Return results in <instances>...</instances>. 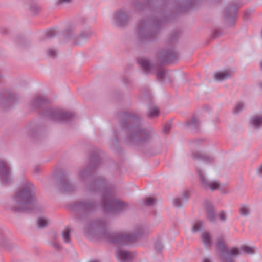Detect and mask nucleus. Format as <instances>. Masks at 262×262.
<instances>
[{"instance_id": "nucleus-1", "label": "nucleus", "mask_w": 262, "mask_h": 262, "mask_svg": "<svg viewBox=\"0 0 262 262\" xmlns=\"http://www.w3.org/2000/svg\"><path fill=\"white\" fill-rule=\"evenodd\" d=\"M107 222L104 219L90 222L84 229L85 236L89 237L91 235H98L109 243L124 245L149 233L148 228L142 225L137 226L133 233L111 232L107 229Z\"/></svg>"}, {"instance_id": "nucleus-2", "label": "nucleus", "mask_w": 262, "mask_h": 262, "mask_svg": "<svg viewBox=\"0 0 262 262\" xmlns=\"http://www.w3.org/2000/svg\"><path fill=\"white\" fill-rule=\"evenodd\" d=\"M120 122L126 130L125 141L127 143L137 145H146L150 143L158 135L151 128H144L140 123L142 119L133 113L123 112L119 115Z\"/></svg>"}, {"instance_id": "nucleus-3", "label": "nucleus", "mask_w": 262, "mask_h": 262, "mask_svg": "<svg viewBox=\"0 0 262 262\" xmlns=\"http://www.w3.org/2000/svg\"><path fill=\"white\" fill-rule=\"evenodd\" d=\"M88 193L99 195L101 198L100 204L105 212L118 213L129 209L127 203L115 197L113 188L107 185L105 180L98 178L91 182L85 188Z\"/></svg>"}, {"instance_id": "nucleus-4", "label": "nucleus", "mask_w": 262, "mask_h": 262, "mask_svg": "<svg viewBox=\"0 0 262 262\" xmlns=\"http://www.w3.org/2000/svg\"><path fill=\"white\" fill-rule=\"evenodd\" d=\"M35 202V187L31 182L25 181L11 197L8 207L15 212H25L31 210Z\"/></svg>"}, {"instance_id": "nucleus-5", "label": "nucleus", "mask_w": 262, "mask_h": 262, "mask_svg": "<svg viewBox=\"0 0 262 262\" xmlns=\"http://www.w3.org/2000/svg\"><path fill=\"white\" fill-rule=\"evenodd\" d=\"M164 18L160 12L154 18L140 20L137 25V37L141 43L155 41L158 38L161 23Z\"/></svg>"}, {"instance_id": "nucleus-6", "label": "nucleus", "mask_w": 262, "mask_h": 262, "mask_svg": "<svg viewBox=\"0 0 262 262\" xmlns=\"http://www.w3.org/2000/svg\"><path fill=\"white\" fill-rule=\"evenodd\" d=\"M178 56L177 53L172 49L159 51L156 56L154 63H151L146 58H140L138 59L139 64L147 73H152L157 67L162 64L169 63L175 60Z\"/></svg>"}, {"instance_id": "nucleus-7", "label": "nucleus", "mask_w": 262, "mask_h": 262, "mask_svg": "<svg viewBox=\"0 0 262 262\" xmlns=\"http://www.w3.org/2000/svg\"><path fill=\"white\" fill-rule=\"evenodd\" d=\"M216 249L219 251V255L222 262H235L232 257H236L241 254L240 250L237 248H233L229 251L222 238L217 240Z\"/></svg>"}, {"instance_id": "nucleus-8", "label": "nucleus", "mask_w": 262, "mask_h": 262, "mask_svg": "<svg viewBox=\"0 0 262 262\" xmlns=\"http://www.w3.org/2000/svg\"><path fill=\"white\" fill-rule=\"evenodd\" d=\"M99 204L93 200L76 202L71 205V209L76 212H90L95 211Z\"/></svg>"}, {"instance_id": "nucleus-9", "label": "nucleus", "mask_w": 262, "mask_h": 262, "mask_svg": "<svg viewBox=\"0 0 262 262\" xmlns=\"http://www.w3.org/2000/svg\"><path fill=\"white\" fill-rule=\"evenodd\" d=\"M45 116L54 121L68 122L75 118L73 113L63 112L59 110L49 109L45 112Z\"/></svg>"}, {"instance_id": "nucleus-10", "label": "nucleus", "mask_w": 262, "mask_h": 262, "mask_svg": "<svg viewBox=\"0 0 262 262\" xmlns=\"http://www.w3.org/2000/svg\"><path fill=\"white\" fill-rule=\"evenodd\" d=\"M89 160L88 166L85 168L79 170L77 172V177L80 180H85L90 174L91 171L96 168L100 162L99 157L96 154L91 155Z\"/></svg>"}, {"instance_id": "nucleus-11", "label": "nucleus", "mask_w": 262, "mask_h": 262, "mask_svg": "<svg viewBox=\"0 0 262 262\" xmlns=\"http://www.w3.org/2000/svg\"><path fill=\"white\" fill-rule=\"evenodd\" d=\"M201 0H177L174 6L178 12H185L194 8Z\"/></svg>"}, {"instance_id": "nucleus-12", "label": "nucleus", "mask_w": 262, "mask_h": 262, "mask_svg": "<svg viewBox=\"0 0 262 262\" xmlns=\"http://www.w3.org/2000/svg\"><path fill=\"white\" fill-rule=\"evenodd\" d=\"M197 173L201 180V185L205 189H209L211 191L218 189L220 187L219 181H209L206 177L204 173L199 168L196 167Z\"/></svg>"}, {"instance_id": "nucleus-13", "label": "nucleus", "mask_w": 262, "mask_h": 262, "mask_svg": "<svg viewBox=\"0 0 262 262\" xmlns=\"http://www.w3.org/2000/svg\"><path fill=\"white\" fill-rule=\"evenodd\" d=\"M113 20L119 27H124L131 20V17L123 9L116 11L113 14Z\"/></svg>"}, {"instance_id": "nucleus-14", "label": "nucleus", "mask_w": 262, "mask_h": 262, "mask_svg": "<svg viewBox=\"0 0 262 262\" xmlns=\"http://www.w3.org/2000/svg\"><path fill=\"white\" fill-rule=\"evenodd\" d=\"M0 181L4 184H8L11 181L10 166L6 161L1 159H0Z\"/></svg>"}, {"instance_id": "nucleus-15", "label": "nucleus", "mask_w": 262, "mask_h": 262, "mask_svg": "<svg viewBox=\"0 0 262 262\" xmlns=\"http://www.w3.org/2000/svg\"><path fill=\"white\" fill-rule=\"evenodd\" d=\"M238 7L236 5H231L226 7L223 11V16L226 23L230 26L235 22L236 14Z\"/></svg>"}, {"instance_id": "nucleus-16", "label": "nucleus", "mask_w": 262, "mask_h": 262, "mask_svg": "<svg viewBox=\"0 0 262 262\" xmlns=\"http://www.w3.org/2000/svg\"><path fill=\"white\" fill-rule=\"evenodd\" d=\"M15 247V245L11 242L7 236L5 230L0 231V247L8 250H11Z\"/></svg>"}, {"instance_id": "nucleus-17", "label": "nucleus", "mask_w": 262, "mask_h": 262, "mask_svg": "<svg viewBox=\"0 0 262 262\" xmlns=\"http://www.w3.org/2000/svg\"><path fill=\"white\" fill-rule=\"evenodd\" d=\"M165 0H147L145 4H142L138 2L134 4V9L139 11L144 9L146 8H150L151 6H156L158 5H163L165 3Z\"/></svg>"}, {"instance_id": "nucleus-18", "label": "nucleus", "mask_w": 262, "mask_h": 262, "mask_svg": "<svg viewBox=\"0 0 262 262\" xmlns=\"http://www.w3.org/2000/svg\"><path fill=\"white\" fill-rule=\"evenodd\" d=\"M205 209L207 213V217L212 223L216 221L215 208L210 202L206 201L205 204Z\"/></svg>"}, {"instance_id": "nucleus-19", "label": "nucleus", "mask_w": 262, "mask_h": 262, "mask_svg": "<svg viewBox=\"0 0 262 262\" xmlns=\"http://www.w3.org/2000/svg\"><path fill=\"white\" fill-rule=\"evenodd\" d=\"M116 256L120 262H127L130 261L133 254L128 251L118 249L116 252Z\"/></svg>"}, {"instance_id": "nucleus-20", "label": "nucleus", "mask_w": 262, "mask_h": 262, "mask_svg": "<svg viewBox=\"0 0 262 262\" xmlns=\"http://www.w3.org/2000/svg\"><path fill=\"white\" fill-rule=\"evenodd\" d=\"M192 157L194 160L203 161L207 163H211L214 161L212 157L200 151H193Z\"/></svg>"}, {"instance_id": "nucleus-21", "label": "nucleus", "mask_w": 262, "mask_h": 262, "mask_svg": "<svg viewBox=\"0 0 262 262\" xmlns=\"http://www.w3.org/2000/svg\"><path fill=\"white\" fill-rule=\"evenodd\" d=\"M68 174L66 173L62 177V181L60 183L61 187L66 191L71 192L74 191L76 189L75 185L72 184L69 180L66 179Z\"/></svg>"}, {"instance_id": "nucleus-22", "label": "nucleus", "mask_w": 262, "mask_h": 262, "mask_svg": "<svg viewBox=\"0 0 262 262\" xmlns=\"http://www.w3.org/2000/svg\"><path fill=\"white\" fill-rule=\"evenodd\" d=\"M92 34L93 32L89 29L81 31L75 38V43L80 44L82 41L89 38Z\"/></svg>"}, {"instance_id": "nucleus-23", "label": "nucleus", "mask_w": 262, "mask_h": 262, "mask_svg": "<svg viewBox=\"0 0 262 262\" xmlns=\"http://www.w3.org/2000/svg\"><path fill=\"white\" fill-rule=\"evenodd\" d=\"M200 122L195 116H193L190 120L186 123L187 127L190 129L196 130L199 128Z\"/></svg>"}, {"instance_id": "nucleus-24", "label": "nucleus", "mask_w": 262, "mask_h": 262, "mask_svg": "<svg viewBox=\"0 0 262 262\" xmlns=\"http://www.w3.org/2000/svg\"><path fill=\"white\" fill-rule=\"evenodd\" d=\"M231 74L227 71L216 72L214 74V78L218 81H223L230 78Z\"/></svg>"}, {"instance_id": "nucleus-25", "label": "nucleus", "mask_w": 262, "mask_h": 262, "mask_svg": "<svg viewBox=\"0 0 262 262\" xmlns=\"http://www.w3.org/2000/svg\"><path fill=\"white\" fill-rule=\"evenodd\" d=\"M47 101L46 99L41 96L36 97L31 101L32 107L34 108H37L40 107L43 103L47 102Z\"/></svg>"}, {"instance_id": "nucleus-26", "label": "nucleus", "mask_w": 262, "mask_h": 262, "mask_svg": "<svg viewBox=\"0 0 262 262\" xmlns=\"http://www.w3.org/2000/svg\"><path fill=\"white\" fill-rule=\"evenodd\" d=\"M201 239L205 247L208 248L211 246V236L208 232H204L202 234Z\"/></svg>"}, {"instance_id": "nucleus-27", "label": "nucleus", "mask_w": 262, "mask_h": 262, "mask_svg": "<svg viewBox=\"0 0 262 262\" xmlns=\"http://www.w3.org/2000/svg\"><path fill=\"white\" fill-rule=\"evenodd\" d=\"M240 215L242 216H248L251 214V210L249 205L242 204L239 209Z\"/></svg>"}, {"instance_id": "nucleus-28", "label": "nucleus", "mask_w": 262, "mask_h": 262, "mask_svg": "<svg viewBox=\"0 0 262 262\" xmlns=\"http://www.w3.org/2000/svg\"><path fill=\"white\" fill-rule=\"evenodd\" d=\"M75 31V28L74 27L67 28L64 31V37L67 39H71L74 36Z\"/></svg>"}, {"instance_id": "nucleus-29", "label": "nucleus", "mask_w": 262, "mask_h": 262, "mask_svg": "<svg viewBox=\"0 0 262 262\" xmlns=\"http://www.w3.org/2000/svg\"><path fill=\"white\" fill-rule=\"evenodd\" d=\"M62 239L65 243H70L71 241L70 231L68 228L65 229L62 232Z\"/></svg>"}, {"instance_id": "nucleus-30", "label": "nucleus", "mask_w": 262, "mask_h": 262, "mask_svg": "<svg viewBox=\"0 0 262 262\" xmlns=\"http://www.w3.org/2000/svg\"><path fill=\"white\" fill-rule=\"evenodd\" d=\"M159 111L158 107L155 106H151L149 108L148 117L149 118L156 117L159 115Z\"/></svg>"}, {"instance_id": "nucleus-31", "label": "nucleus", "mask_w": 262, "mask_h": 262, "mask_svg": "<svg viewBox=\"0 0 262 262\" xmlns=\"http://www.w3.org/2000/svg\"><path fill=\"white\" fill-rule=\"evenodd\" d=\"M252 123L255 128H258L262 125V117L256 116L252 119Z\"/></svg>"}, {"instance_id": "nucleus-32", "label": "nucleus", "mask_w": 262, "mask_h": 262, "mask_svg": "<svg viewBox=\"0 0 262 262\" xmlns=\"http://www.w3.org/2000/svg\"><path fill=\"white\" fill-rule=\"evenodd\" d=\"M48 225V221L42 217H39L37 221V225L39 228H45Z\"/></svg>"}, {"instance_id": "nucleus-33", "label": "nucleus", "mask_w": 262, "mask_h": 262, "mask_svg": "<svg viewBox=\"0 0 262 262\" xmlns=\"http://www.w3.org/2000/svg\"><path fill=\"white\" fill-rule=\"evenodd\" d=\"M58 51L56 49L53 48H49L47 51V55L48 57L55 58L57 56Z\"/></svg>"}, {"instance_id": "nucleus-34", "label": "nucleus", "mask_w": 262, "mask_h": 262, "mask_svg": "<svg viewBox=\"0 0 262 262\" xmlns=\"http://www.w3.org/2000/svg\"><path fill=\"white\" fill-rule=\"evenodd\" d=\"M18 44L20 47L25 49L29 48L31 46L29 40L26 39L20 40L18 42Z\"/></svg>"}, {"instance_id": "nucleus-35", "label": "nucleus", "mask_w": 262, "mask_h": 262, "mask_svg": "<svg viewBox=\"0 0 262 262\" xmlns=\"http://www.w3.org/2000/svg\"><path fill=\"white\" fill-rule=\"evenodd\" d=\"M240 249L244 253L247 254H252L254 253L253 249L247 245H242L240 247Z\"/></svg>"}, {"instance_id": "nucleus-36", "label": "nucleus", "mask_w": 262, "mask_h": 262, "mask_svg": "<svg viewBox=\"0 0 262 262\" xmlns=\"http://www.w3.org/2000/svg\"><path fill=\"white\" fill-rule=\"evenodd\" d=\"M167 73L163 70H159L156 73V76L159 80L163 81L165 78Z\"/></svg>"}, {"instance_id": "nucleus-37", "label": "nucleus", "mask_w": 262, "mask_h": 262, "mask_svg": "<svg viewBox=\"0 0 262 262\" xmlns=\"http://www.w3.org/2000/svg\"><path fill=\"white\" fill-rule=\"evenodd\" d=\"M203 224V222L202 221L196 222L192 228V231L195 232H199L202 228Z\"/></svg>"}, {"instance_id": "nucleus-38", "label": "nucleus", "mask_w": 262, "mask_h": 262, "mask_svg": "<svg viewBox=\"0 0 262 262\" xmlns=\"http://www.w3.org/2000/svg\"><path fill=\"white\" fill-rule=\"evenodd\" d=\"M57 34V32L55 29H50L46 32V36L48 38H51L55 36Z\"/></svg>"}, {"instance_id": "nucleus-39", "label": "nucleus", "mask_w": 262, "mask_h": 262, "mask_svg": "<svg viewBox=\"0 0 262 262\" xmlns=\"http://www.w3.org/2000/svg\"><path fill=\"white\" fill-rule=\"evenodd\" d=\"M154 248L157 252L161 253L162 250L163 249V245L160 241H157L155 243Z\"/></svg>"}, {"instance_id": "nucleus-40", "label": "nucleus", "mask_w": 262, "mask_h": 262, "mask_svg": "<svg viewBox=\"0 0 262 262\" xmlns=\"http://www.w3.org/2000/svg\"><path fill=\"white\" fill-rule=\"evenodd\" d=\"M19 97L17 94L14 93H9L8 101L10 102H14L15 100H17Z\"/></svg>"}, {"instance_id": "nucleus-41", "label": "nucleus", "mask_w": 262, "mask_h": 262, "mask_svg": "<svg viewBox=\"0 0 262 262\" xmlns=\"http://www.w3.org/2000/svg\"><path fill=\"white\" fill-rule=\"evenodd\" d=\"M244 107V104L242 103L238 104L234 108L233 112L235 114H238Z\"/></svg>"}, {"instance_id": "nucleus-42", "label": "nucleus", "mask_w": 262, "mask_h": 262, "mask_svg": "<svg viewBox=\"0 0 262 262\" xmlns=\"http://www.w3.org/2000/svg\"><path fill=\"white\" fill-rule=\"evenodd\" d=\"M219 220L222 222H225L227 220V216L224 211L222 210L217 215Z\"/></svg>"}, {"instance_id": "nucleus-43", "label": "nucleus", "mask_w": 262, "mask_h": 262, "mask_svg": "<svg viewBox=\"0 0 262 262\" xmlns=\"http://www.w3.org/2000/svg\"><path fill=\"white\" fill-rule=\"evenodd\" d=\"M155 199L153 198L149 197L146 198L144 204L146 206H153L155 204Z\"/></svg>"}, {"instance_id": "nucleus-44", "label": "nucleus", "mask_w": 262, "mask_h": 262, "mask_svg": "<svg viewBox=\"0 0 262 262\" xmlns=\"http://www.w3.org/2000/svg\"><path fill=\"white\" fill-rule=\"evenodd\" d=\"M180 34L178 32L172 33L170 36V40L171 42H174L179 37Z\"/></svg>"}, {"instance_id": "nucleus-45", "label": "nucleus", "mask_w": 262, "mask_h": 262, "mask_svg": "<svg viewBox=\"0 0 262 262\" xmlns=\"http://www.w3.org/2000/svg\"><path fill=\"white\" fill-rule=\"evenodd\" d=\"M171 129V124L169 122H167L165 124L162 132L165 133H168Z\"/></svg>"}, {"instance_id": "nucleus-46", "label": "nucleus", "mask_w": 262, "mask_h": 262, "mask_svg": "<svg viewBox=\"0 0 262 262\" xmlns=\"http://www.w3.org/2000/svg\"><path fill=\"white\" fill-rule=\"evenodd\" d=\"M173 204L174 206L181 207L182 206V200L179 198H175L173 200Z\"/></svg>"}, {"instance_id": "nucleus-47", "label": "nucleus", "mask_w": 262, "mask_h": 262, "mask_svg": "<svg viewBox=\"0 0 262 262\" xmlns=\"http://www.w3.org/2000/svg\"><path fill=\"white\" fill-rule=\"evenodd\" d=\"M252 13V10H247L244 13V18L245 19H248L250 15Z\"/></svg>"}, {"instance_id": "nucleus-48", "label": "nucleus", "mask_w": 262, "mask_h": 262, "mask_svg": "<svg viewBox=\"0 0 262 262\" xmlns=\"http://www.w3.org/2000/svg\"><path fill=\"white\" fill-rule=\"evenodd\" d=\"M30 10L32 12H33L34 13H36L37 12H38L39 8L37 6H36V5H34L33 6L31 7Z\"/></svg>"}, {"instance_id": "nucleus-49", "label": "nucleus", "mask_w": 262, "mask_h": 262, "mask_svg": "<svg viewBox=\"0 0 262 262\" xmlns=\"http://www.w3.org/2000/svg\"><path fill=\"white\" fill-rule=\"evenodd\" d=\"M1 33L3 35H8L10 33V31L8 29H3L1 30Z\"/></svg>"}, {"instance_id": "nucleus-50", "label": "nucleus", "mask_w": 262, "mask_h": 262, "mask_svg": "<svg viewBox=\"0 0 262 262\" xmlns=\"http://www.w3.org/2000/svg\"><path fill=\"white\" fill-rule=\"evenodd\" d=\"M72 1V0H58V4H62L63 3H70Z\"/></svg>"}, {"instance_id": "nucleus-51", "label": "nucleus", "mask_w": 262, "mask_h": 262, "mask_svg": "<svg viewBox=\"0 0 262 262\" xmlns=\"http://www.w3.org/2000/svg\"><path fill=\"white\" fill-rule=\"evenodd\" d=\"M183 196L184 199H187L189 196V193L187 191H185L183 193Z\"/></svg>"}, {"instance_id": "nucleus-52", "label": "nucleus", "mask_w": 262, "mask_h": 262, "mask_svg": "<svg viewBox=\"0 0 262 262\" xmlns=\"http://www.w3.org/2000/svg\"><path fill=\"white\" fill-rule=\"evenodd\" d=\"M53 246L57 249H60L61 248V246L59 244L57 243H54V244H53Z\"/></svg>"}, {"instance_id": "nucleus-53", "label": "nucleus", "mask_w": 262, "mask_h": 262, "mask_svg": "<svg viewBox=\"0 0 262 262\" xmlns=\"http://www.w3.org/2000/svg\"><path fill=\"white\" fill-rule=\"evenodd\" d=\"M257 172L260 175H262V164L257 168Z\"/></svg>"}, {"instance_id": "nucleus-54", "label": "nucleus", "mask_w": 262, "mask_h": 262, "mask_svg": "<svg viewBox=\"0 0 262 262\" xmlns=\"http://www.w3.org/2000/svg\"><path fill=\"white\" fill-rule=\"evenodd\" d=\"M202 262H212L211 260L207 257L204 258Z\"/></svg>"}, {"instance_id": "nucleus-55", "label": "nucleus", "mask_w": 262, "mask_h": 262, "mask_svg": "<svg viewBox=\"0 0 262 262\" xmlns=\"http://www.w3.org/2000/svg\"><path fill=\"white\" fill-rule=\"evenodd\" d=\"M40 171V168L39 167H36L34 169V172L35 173H38Z\"/></svg>"}, {"instance_id": "nucleus-56", "label": "nucleus", "mask_w": 262, "mask_h": 262, "mask_svg": "<svg viewBox=\"0 0 262 262\" xmlns=\"http://www.w3.org/2000/svg\"><path fill=\"white\" fill-rule=\"evenodd\" d=\"M259 64L260 69L262 70V60L260 61Z\"/></svg>"}, {"instance_id": "nucleus-57", "label": "nucleus", "mask_w": 262, "mask_h": 262, "mask_svg": "<svg viewBox=\"0 0 262 262\" xmlns=\"http://www.w3.org/2000/svg\"><path fill=\"white\" fill-rule=\"evenodd\" d=\"M259 88L262 89V82L259 83Z\"/></svg>"}, {"instance_id": "nucleus-58", "label": "nucleus", "mask_w": 262, "mask_h": 262, "mask_svg": "<svg viewBox=\"0 0 262 262\" xmlns=\"http://www.w3.org/2000/svg\"><path fill=\"white\" fill-rule=\"evenodd\" d=\"M89 262H99L98 260H92Z\"/></svg>"}, {"instance_id": "nucleus-59", "label": "nucleus", "mask_w": 262, "mask_h": 262, "mask_svg": "<svg viewBox=\"0 0 262 262\" xmlns=\"http://www.w3.org/2000/svg\"><path fill=\"white\" fill-rule=\"evenodd\" d=\"M3 77V75L0 73V79Z\"/></svg>"}]
</instances>
